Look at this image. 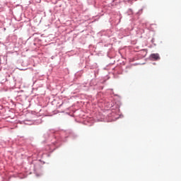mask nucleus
Returning <instances> with one entry per match:
<instances>
[{"instance_id": "obj_1", "label": "nucleus", "mask_w": 181, "mask_h": 181, "mask_svg": "<svg viewBox=\"0 0 181 181\" xmlns=\"http://www.w3.org/2000/svg\"><path fill=\"white\" fill-rule=\"evenodd\" d=\"M151 59H153V60H160V57H159V54H151Z\"/></svg>"}]
</instances>
